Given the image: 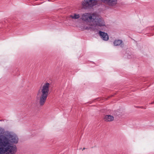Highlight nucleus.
<instances>
[{
	"instance_id": "f257e3e1",
	"label": "nucleus",
	"mask_w": 154,
	"mask_h": 154,
	"mask_svg": "<svg viewBox=\"0 0 154 154\" xmlns=\"http://www.w3.org/2000/svg\"><path fill=\"white\" fill-rule=\"evenodd\" d=\"M81 19L82 20L89 23L90 26L89 27L85 26L84 28L86 30L95 29L97 28L96 27L105 26L103 19L95 13H85L82 15Z\"/></svg>"
},
{
	"instance_id": "f03ea898",
	"label": "nucleus",
	"mask_w": 154,
	"mask_h": 154,
	"mask_svg": "<svg viewBox=\"0 0 154 154\" xmlns=\"http://www.w3.org/2000/svg\"><path fill=\"white\" fill-rule=\"evenodd\" d=\"M18 140L17 135L13 132L7 131L3 133L0 132V144H16Z\"/></svg>"
},
{
	"instance_id": "7ed1b4c3",
	"label": "nucleus",
	"mask_w": 154,
	"mask_h": 154,
	"mask_svg": "<svg viewBox=\"0 0 154 154\" xmlns=\"http://www.w3.org/2000/svg\"><path fill=\"white\" fill-rule=\"evenodd\" d=\"M98 0H83L82 5L83 8L85 9H90L96 5ZM102 1L105 2L110 6H113L117 3V0H101Z\"/></svg>"
},
{
	"instance_id": "20e7f679",
	"label": "nucleus",
	"mask_w": 154,
	"mask_h": 154,
	"mask_svg": "<svg viewBox=\"0 0 154 154\" xmlns=\"http://www.w3.org/2000/svg\"><path fill=\"white\" fill-rule=\"evenodd\" d=\"M50 84L48 82L44 83L38 90V95H39V104L40 106L45 104L49 94Z\"/></svg>"
},
{
	"instance_id": "39448f33",
	"label": "nucleus",
	"mask_w": 154,
	"mask_h": 154,
	"mask_svg": "<svg viewBox=\"0 0 154 154\" xmlns=\"http://www.w3.org/2000/svg\"><path fill=\"white\" fill-rule=\"evenodd\" d=\"M15 144L7 145L6 144H0V148L4 154H14L17 151V147Z\"/></svg>"
},
{
	"instance_id": "423d86ee",
	"label": "nucleus",
	"mask_w": 154,
	"mask_h": 154,
	"mask_svg": "<svg viewBox=\"0 0 154 154\" xmlns=\"http://www.w3.org/2000/svg\"><path fill=\"white\" fill-rule=\"evenodd\" d=\"M99 35L101 38L104 41H107L109 39V36L106 33H105L104 32L100 31Z\"/></svg>"
},
{
	"instance_id": "0eeeda50",
	"label": "nucleus",
	"mask_w": 154,
	"mask_h": 154,
	"mask_svg": "<svg viewBox=\"0 0 154 154\" xmlns=\"http://www.w3.org/2000/svg\"><path fill=\"white\" fill-rule=\"evenodd\" d=\"M104 119L106 121L110 122L114 120V117L112 116L106 115L105 116Z\"/></svg>"
},
{
	"instance_id": "6e6552de",
	"label": "nucleus",
	"mask_w": 154,
	"mask_h": 154,
	"mask_svg": "<svg viewBox=\"0 0 154 154\" xmlns=\"http://www.w3.org/2000/svg\"><path fill=\"white\" fill-rule=\"evenodd\" d=\"M123 42L121 40H116L114 42V45L115 46H118L122 44Z\"/></svg>"
},
{
	"instance_id": "1a4fd4ad",
	"label": "nucleus",
	"mask_w": 154,
	"mask_h": 154,
	"mask_svg": "<svg viewBox=\"0 0 154 154\" xmlns=\"http://www.w3.org/2000/svg\"><path fill=\"white\" fill-rule=\"evenodd\" d=\"M80 16L79 14H74L73 15H70L69 16L70 18L74 19H78L80 17Z\"/></svg>"
},
{
	"instance_id": "9d476101",
	"label": "nucleus",
	"mask_w": 154,
	"mask_h": 154,
	"mask_svg": "<svg viewBox=\"0 0 154 154\" xmlns=\"http://www.w3.org/2000/svg\"><path fill=\"white\" fill-rule=\"evenodd\" d=\"M36 132V131H32V132H31L32 135V136H34L35 135L34 134H35Z\"/></svg>"
},
{
	"instance_id": "9b49d317",
	"label": "nucleus",
	"mask_w": 154,
	"mask_h": 154,
	"mask_svg": "<svg viewBox=\"0 0 154 154\" xmlns=\"http://www.w3.org/2000/svg\"><path fill=\"white\" fill-rule=\"evenodd\" d=\"M0 154H2V149H1L0 148Z\"/></svg>"
},
{
	"instance_id": "f8f14e48",
	"label": "nucleus",
	"mask_w": 154,
	"mask_h": 154,
	"mask_svg": "<svg viewBox=\"0 0 154 154\" xmlns=\"http://www.w3.org/2000/svg\"><path fill=\"white\" fill-rule=\"evenodd\" d=\"M85 149V147H84L83 148V149H82V150H84Z\"/></svg>"
},
{
	"instance_id": "ddd939ff",
	"label": "nucleus",
	"mask_w": 154,
	"mask_h": 154,
	"mask_svg": "<svg viewBox=\"0 0 154 154\" xmlns=\"http://www.w3.org/2000/svg\"><path fill=\"white\" fill-rule=\"evenodd\" d=\"M153 103H154V102H152V103H151V104H153Z\"/></svg>"
},
{
	"instance_id": "4468645a",
	"label": "nucleus",
	"mask_w": 154,
	"mask_h": 154,
	"mask_svg": "<svg viewBox=\"0 0 154 154\" xmlns=\"http://www.w3.org/2000/svg\"><path fill=\"white\" fill-rule=\"evenodd\" d=\"M94 146L92 147H91V148H94Z\"/></svg>"
},
{
	"instance_id": "2eb2a0df",
	"label": "nucleus",
	"mask_w": 154,
	"mask_h": 154,
	"mask_svg": "<svg viewBox=\"0 0 154 154\" xmlns=\"http://www.w3.org/2000/svg\"><path fill=\"white\" fill-rule=\"evenodd\" d=\"M2 121V120H0V121Z\"/></svg>"
},
{
	"instance_id": "dca6fc26",
	"label": "nucleus",
	"mask_w": 154,
	"mask_h": 154,
	"mask_svg": "<svg viewBox=\"0 0 154 154\" xmlns=\"http://www.w3.org/2000/svg\"><path fill=\"white\" fill-rule=\"evenodd\" d=\"M81 139V137H80V140Z\"/></svg>"
}]
</instances>
